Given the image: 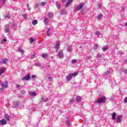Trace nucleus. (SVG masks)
I'll use <instances>...</instances> for the list:
<instances>
[{
	"instance_id": "a211bd4d",
	"label": "nucleus",
	"mask_w": 127,
	"mask_h": 127,
	"mask_svg": "<svg viewBox=\"0 0 127 127\" xmlns=\"http://www.w3.org/2000/svg\"><path fill=\"white\" fill-rule=\"evenodd\" d=\"M1 63L2 64H6V63H7V60L6 59H4L2 60V62L1 61H0V64H1Z\"/></svg>"
},
{
	"instance_id": "e433bc0d",
	"label": "nucleus",
	"mask_w": 127,
	"mask_h": 127,
	"mask_svg": "<svg viewBox=\"0 0 127 127\" xmlns=\"http://www.w3.org/2000/svg\"><path fill=\"white\" fill-rule=\"evenodd\" d=\"M47 36H52V34L50 33V32H47Z\"/></svg>"
},
{
	"instance_id": "13d9d810",
	"label": "nucleus",
	"mask_w": 127,
	"mask_h": 127,
	"mask_svg": "<svg viewBox=\"0 0 127 127\" xmlns=\"http://www.w3.org/2000/svg\"><path fill=\"white\" fill-rule=\"evenodd\" d=\"M20 85H19V84H16V88H20Z\"/></svg>"
},
{
	"instance_id": "e2e57ef3",
	"label": "nucleus",
	"mask_w": 127,
	"mask_h": 127,
	"mask_svg": "<svg viewBox=\"0 0 127 127\" xmlns=\"http://www.w3.org/2000/svg\"><path fill=\"white\" fill-rule=\"evenodd\" d=\"M26 6H27V7H29V4H27Z\"/></svg>"
},
{
	"instance_id": "7ed1b4c3",
	"label": "nucleus",
	"mask_w": 127,
	"mask_h": 127,
	"mask_svg": "<svg viewBox=\"0 0 127 127\" xmlns=\"http://www.w3.org/2000/svg\"><path fill=\"white\" fill-rule=\"evenodd\" d=\"M30 79V73H28L27 75L25 76H24L22 78V80L23 81H24V80H26V81H28V80Z\"/></svg>"
},
{
	"instance_id": "f704fd0d",
	"label": "nucleus",
	"mask_w": 127,
	"mask_h": 127,
	"mask_svg": "<svg viewBox=\"0 0 127 127\" xmlns=\"http://www.w3.org/2000/svg\"><path fill=\"white\" fill-rule=\"evenodd\" d=\"M30 43H32L33 42H34V39L33 38H30Z\"/></svg>"
},
{
	"instance_id": "7c9ffc66",
	"label": "nucleus",
	"mask_w": 127,
	"mask_h": 127,
	"mask_svg": "<svg viewBox=\"0 0 127 127\" xmlns=\"http://www.w3.org/2000/svg\"><path fill=\"white\" fill-rule=\"evenodd\" d=\"M4 118L7 121H9V116L7 114H5Z\"/></svg>"
},
{
	"instance_id": "cd10ccee",
	"label": "nucleus",
	"mask_w": 127,
	"mask_h": 127,
	"mask_svg": "<svg viewBox=\"0 0 127 127\" xmlns=\"http://www.w3.org/2000/svg\"><path fill=\"white\" fill-rule=\"evenodd\" d=\"M47 16H49V17H53V13L48 12L47 14Z\"/></svg>"
},
{
	"instance_id": "1a4fd4ad",
	"label": "nucleus",
	"mask_w": 127,
	"mask_h": 127,
	"mask_svg": "<svg viewBox=\"0 0 127 127\" xmlns=\"http://www.w3.org/2000/svg\"><path fill=\"white\" fill-rule=\"evenodd\" d=\"M65 123L67 126H71V124L70 123V118L66 117L65 119Z\"/></svg>"
},
{
	"instance_id": "a19ab883",
	"label": "nucleus",
	"mask_w": 127,
	"mask_h": 127,
	"mask_svg": "<svg viewBox=\"0 0 127 127\" xmlns=\"http://www.w3.org/2000/svg\"><path fill=\"white\" fill-rule=\"evenodd\" d=\"M98 9H99V8H102V4L99 3V4H98Z\"/></svg>"
},
{
	"instance_id": "c756f323",
	"label": "nucleus",
	"mask_w": 127,
	"mask_h": 127,
	"mask_svg": "<svg viewBox=\"0 0 127 127\" xmlns=\"http://www.w3.org/2000/svg\"><path fill=\"white\" fill-rule=\"evenodd\" d=\"M34 65L36 67H41V64L40 63H35Z\"/></svg>"
},
{
	"instance_id": "aec40b11",
	"label": "nucleus",
	"mask_w": 127,
	"mask_h": 127,
	"mask_svg": "<svg viewBox=\"0 0 127 127\" xmlns=\"http://www.w3.org/2000/svg\"><path fill=\"white\" fill-rule=\"evenodd\" d=\"M58 55L60 58H63L64 56L63 52L60 51L58 54Z\"/></svg>"
},
{
	"instance_id": "412c9836",
	"label": "nucleus",
	"mask_w": 127,
	"mask_h": 127,
	"mask_svg": "<svg viewBox=\"0 0 127 127\" xmlns=\"http://www.w3.org/2000/svg\"><path fill=\"white\" fill-rule=\"evenodd\" d=\"M111 71H112V68H109L106 72L105 73L104 76H107V75H109V74H111Z\"/></svg>"
},
{
	"instance_id": "473e14b6",
	"label": "nucleus",
	"mask_w": 127,
	"mask_h": 127,
	"mask_svg": "<svg viewBox=\"0 0 127 127\" xmlns=\"http://www.w3.org/2000/svg\"><path fill=\"white\" fill-rule=\"evenodd\" d=\"M103 17V14H100L99 15L97 16V19H101Z\"/></svg>"
},
{
	"instance_id": "0eeeda50",
	"label": "nucleus",
	"mask_w": 127,
	"mask_h": 127,
	"mask_svg": "<svg viewBox=\"0 0 127 127\" xmlns=\"http://www.w3.org/2000/svg\"><path fill=\"white\" fill-rule=\"evenodd\" d=\"M72 74L70 73L66 76V81H71L72 80Z\"/></svg>"
},
{
	"instance_id": "20e7f679",
	"label": "nucleus",
	"mask_w": 127,
	"mask_h": 127,
	"mask_svg": "<svg viewBox=\"0 0 127 127\" xmlns=\"http://www.w3.org/2000/svg\"><path fill=\"white\" fill-rule=\"evenodd\" d=\"M0 85H1L3 89L7 88V82L6 81H4V83H1V81L0 80Z\"/></svg>"
},
{
	"instance_id": "c85d7f7f",
	"label": "nucleus",
	"mask_w": 127,
	"mask_h": 127,
	"mask_svg": "<svg viewBox=\"0 0 127 127\" xmlns=\"http://www.w3.org/2000/svg\"><path fill=\"white\" fill-rule=\"evenodd\" d=\"M66 13V10L64 9H63L61 11V14H65Z\"/></svg>"
},
{
	"instance_id": "69168bd1",
	"label": "nucleus",
	"mask_w": 127,
	"mask_h": 127,
	"mask_svg": "<svg viewBox=\"0 0 127 127\" xmlns=\"http://www.w3.org/2000/svg\"><path fill=\"white\" fill-rule=\"evenodd\" d=\"M79 48H82V47H80Z\"/></svg>"
},
{
	"instance_id": "39448f33",
	"label": "nucleus",
	"mask_w": 127,
	"mask_h": 127,
	"mask_svg": "<svg viewBox=\"0 0 127 127\" xmlns=\"http://www.w3.org/2000/svg\"><path fill=\"white\" fill-rule=\"evenodd\" d=\"M7 124V121L5 119L0 120V126H4Z\"/></svg>"
},
{
	"instance_id": "423d86ee",
	"label": "nucleus",
	"mask_w": 127,
	"mask_h": 127,
	"mask_svg": "<svg viewBox=\"0 0 127 127\" xmlns=\"http://www.w3.org/2000/svg\"><path fill=\"white\" fill-rule=\"evenodd\" d=\"M66 1L67 2L65 3V7H68V6H69V5H70V4L73 2V0H68Z\"/></svg>"
},
{
	"instance_id": "2f4dec72",
	"label": "nucleus",
	"mask_w": 127,
	"mask_h": 127,
	"mask_svg": "<svg viewBox=\"0 0 127 127\" xmlns=\"http://www.w3.org/2000/svg\"><path fill=\"white\" fill-rule=\"evenodd\" d=\"M72 75V77H76V76H77V75H78V72H73L71 74Z\"/></svg>"
},
{
	"instance_id": "ea45409f",
	"label": "nucleus",
	"mask_w": 127,
	"mask_h": 127,
	"mask_svg": "<svg viewBox=\"0 0 127 127\" xmlns=\"http://www.w3.org/2000/svg\"><path fill=\"white\" fill-rule=\"evenodd\" d=\"M36 54H34L32 55L31 56V59H33V58H34V57H35Z\"/></svg>"
},
{
	"instance_id": "0e129e2a",
	"label": "nucleus",
	"mask_w": 127,
	"mask_h": 127,
	"mask_svg": "<svg viewBox=\"0 0 127 127\" xmlns=\"http://www.w3.org/2000/svg\"><path fill=\"white\" fill-rule=\"evenodd\" d=\"M53 57H51V59H53Z\"/></svg>"
},
{
	"instance_id": "bb28decb",
	"label": "nucleus",
	"mask_w": 127,
	"mask_h": 127,
	"mask_svg": "<svg viewBox=\"0 0 127 127\" xmlns=\"http://www.w3.org/2000/svg\"><path fill=\"white\" fill-rule=\"evenodd\" d=\"M102 55H101L100 54H98L96 56V58L98 59V60L102 59Z\"/></svg>"
},
{
	"instance_id": "37998d69",
	"label": "nucleus",
	"mask_w": 127,
	"mask_h": 127,
	"mask_svg": "<svg viewBox=\"0 0 127 127\" xmlns=\"http://www.w3.org/2000/svg\"><path fill=\"white\" fill-rule=\"evenodd\" d=\"M98 47H99V46L97 44L94 45V49H97V48H98Z\"/></svg>"
},
{
	"instance_id": "f8f14e48",
	"label": "nucleus",
	"mask_w": 127,
	"mask_h": 127,
	"mask_svg": "<svg viewBox=\"0 0 127 127\" xmlns=\"http://www.w3.org/2000/svg\"><path fill=\"white\" fill-rule=\"evenodd\" d=\"M29 95L31 97H36V93L34 92L29 91Z\"/></svg>"
},
{
	"instance_id": "c9c22d12",
	"label": "nucleus",
	"mask_w": 127,
	"mask_h": 127,
	"mask_svg": "<svg viewBox=\"0 0 127 127\" xmlns=\"http://www.w3.org/2000/svg\"><path fill=\"white\" fill-rule=\"evenodd\" d=\"M42 58H46V57H47V54H43L42 55Z\"/></svg>"
},
{
	"instance_id": "4c0bfd02",
	"label": "nucleus",
	"mask_w": 127,
	"mask_h": 127,
	"mask_svg": "<svg viewBox=\"0 0 127 127\" xmlns=\"http://www.w3.org/2000/svg\"><path fill=\"white\" fill-rule=\"evenodd\" d=\"M71 62H72V64H75V63H76V62H77V60H72Z\"/></svg>"
},
{
	"instance_id": "4be33fe9",
	"label": "nucleus",
	"mask_w": 127,
	"mask_h": 127,
	"mask_svg": "<svg viewBox=\"0 0 127 127\" xmlns=\"http://www.w3.org/2000/svg\"><path fill=\"white\" fill-rule=\"evenodd\" d=\"M44 22L45 24L47 25L49 22V18L46 17L44 19Z\"/></svg>"
},
{
	"instance_id": "864d4df0",
	"label": "nucleus",
	"mask_w": 127,
	"mask_h": 127,
	"mask_svg": "<svg viewBox=\"0 0 127 127\" xmlns=\"http://www.w3.org/2000/svg\"><path fill=\"white\" fill-rule=\"evenodd\" d=\"M3 91V88H1L0 89V93H1Z\"/></svg>"
},
{
	"instance_id": "2eb2a0df",
	"label": "nucleus",
	"mask_w": 127,
	"mask_h": 127,
	"mask_svg": "<svg viewBox=\"0 0 127 127\" xmlns=\"http://www.w3.org/2000/svg\"><path fill=\"white\" fill-rule=\"evenodd\" d=\"M81 100H82V97L79 96H77L76 97V101L77 103H80L81 102Z\"/></svg>"
},
{
	"instance_id": "6ab92c4d",
	"label": "nucleus",
	"mask_w": 127,
	"mask_h": 127,
	"mask_svg": "<svg viewBox=\"0 0 127 127\" xmlns=\"http://www.w3.org/2000/svg\"><path fill=\"white\" fill-rule=\"evenodd\" d=\"M95 35H97L98 37H99V38H101L102 37V34H101V33L99 31L95 32Z\"/></svg>"
},
{
	"instance_id": "f3484780",
	"label": "nucleus",
	"mask_w": 127,
	"mask_h": 127,
	"mask_svg": "<svg viewBox=\"0 0 127 127\" xmlns=\"http://www.w3.org/2000/svg\"><path fill=\"white\" fill-rule=\"evenodd\" d=\"M59 46H60V44L59 43V42H57V44L55 46V48L56 50L57 51L59 50Z\"/></svg>"
},
{
	"instance_id": "3c124183",
	"label": "nucleus",
	"mask_w": 127,
	"mask_h": 127,
	"mask_svg": "<svg viewBox=\"0 0 127 127\" xmlns=\"http://www.w3.org/2000/svg\"><path fill=\"white\" fill-rule=\"evenodd\" d=\"M124 103H127V97H126L125 98Z\"/></svg>"
},
{
	"instance_id": "a18cd8bd",
	"label": "nucleus",
	"mask_w": 127,
	"mask_h": 127,
	"mask_svg": "<svg viewBox=\"0 0 127 127\" xmlns=\"http://www.w3.org/2000/svg\"><path fill=\"white\" fill-rule=\"evenodd\" d=\"M25 90H22L21 91V94H25Z\"/></svg>"
},
{
	"instance_id": "09e8293b",
	"label": "nucleus",
	"mask_w": 127,
	"mask_h": 127,
	"mask_svg": "<svg viewBox=\"0 0 127 127\" xmlns=\"http://www.w3.org/2000/svg\"><path fill=\"white\" fill-rule=\"evenodd\" d=\"M31 78H32V79H34L35 78H36V75H32Z\"/></svg>"
},
{
	"instance_id": "393cba45",
	"label": "nucleus",
	"mask_w": 127,
	"mask_h": 127,
	"mask_svg": "<svg viewBox=\"0 0 127 127\" xmlns=\"http://www.w3.org/2000/svg\"><path fill=\"white\" fill-rule=\"evenodd\" d=\"M32 23L33 25H36V24H37V23H38V22L37 21V20L35 19L32 21Z\"/></svg>"
},
{
	"instance_id": "a878e982",
	"label": "nucleus",
	"mask_w": 127,
	"mask_h": 127,
	"mask_svg": "<svg viewBox=\"0 0 127 127\" xmlns=\"http://www.w3.org/2000/svg\"><path fill=\"white\" fill-rule=\"evenodd\" d=\"M56 6L58 9H60L61 5H60V3L59 2H58V1L56 2Z\"/></svg>"
},
{
	"instance_id": "6e6552de",
	"label": "nucleus",
	"mask_w": 127,
	"mask_h": 127,
	"mask_svg": "<svg viewBox=\"0 0 127 127\" xmlns=\"http://www.w3.org/2000/svg\"><path fill=\"white\" fill-rule=\"evenodd\" d=\"M40 102H41V103H42V102H44L45 103H47V102H48V98H44V97L42 96Z\"/></svg>"
},
{
	"instance_id": "9d476101",
	"label": "nucleus",
	"mask_w": 127,
	"mask_h": 127,
	"mask_svg": "<svg viewBox=\"0 0 127 127\" xmlns=\"http://www.w3.org/2000/svg\"><path fill=\"white\" fill-rule=\"evenodd\" d=\"M122 118H123V116H122L121 115L117 116V119L116 121V123H121V122H122Z\"/></svg>"
},
{
	"instance_id": "8fccbe9b",
	"label": "nucleus",
	"mask_w": 127,
	"mask_h": 127,
	"mask_svg": "<svg viewBox=\"0 0 127 127\" xmlns=\"http://www.w3.org/2000/svg\"><path fill=\"white\" fill-rule=\"evenodd\" d=\"M6 41V39H4L2 42H1V43H3V42H5Z\"/></svg>"
},
{
	"instance_id": "680f3d73",
	"label": "nucleus",
	"mask_w": 127,
	"mask_h": 127,
	"mask_svg": "<svg viewBox=\"0 0 127 127\" xmlns=\"http://www.w3.org/2000/svg\"><path fill=\"white\" fill-rule=\"evenodd\" d=\"M124 25H125V26H127V22H126V23L124 24Z\"/></svg>"
},
{
	"instance_id": "bf43d9fd",
	"label": "nucleus",
	"mask_w": 127,
	"mask_h": 127,
	"mask_svg": "<svg viewBox=\"0 0 127 127\" xmlns=\"http://www.w3.org/2000/svg\"><path fill=\"white\" fill-rule=\"evenodd\" d=\"M51 79H52V78H51V77H49L48 78L49 81H51Z\"/></svg>"
},
{
	"instance_id": "de8ad7c7",
	"label": "nucleus",
	"mask_w": 127,
	"mask_h": 127,
	"mask_svg": "<svg viewBox=\"0 0 127 127\" xmlns=\"http://www.w3.org/2000/svg\"><path fill=\"white\" fill-rule=\"evenodd\" d=\"M46 4V3H45L44 2H42L41 3V5H43V6H44Z\"/></svg>"
},
{
	"instance_id": "dca6fc26",
	"label": "nucleus",
	"mask_w": 127,
	"mask_h": 127,
	"mask_svg": "<svg viewBox=\"0 0 127 127\" xmlns=\"http://www.w3.org/2000/svg\"><path fill=\"white\" fill-rule=\"evenodd\" d=\"M116 116H117V113H116V112H113L112 114V119L113 121L116 120Z\"/></svg>"
},
{
	"instance_id": "c03bdc74",
	"label": "nucleus",
	"mask_w": 127,
	"mask_h": 127,
	"mask_svg": "<svg viewBox=\"0 0 127 127\" xmlns=\"http://www.w3.org/2000/svg\"><path fill=\"white\" fill-rule=\"evenodd\" d=\"M91 58H92V57H91V56H87V57H86V60H90V59Z\"/></svg>"
},
{
	"instance_id": "052dcab7",
	"label": "nucleus",
	"mask_w": 127,
	"mask_h": 127,
	"mask_svg": "<svg viewBox=\"0 0 127 127\" xmlns=\"http://www.w3.org/2000/svg\"><path fill=\"white\" fill-rule=\"evenodd\" d=\"M28 10H31V8L30 7H28Z\"/></svg>"
},
{
	"instance_id": "ddd939ff",
	"label": "nucleus",
	"mask_w": 127,
	"mask_h": 127,
	"mask_svg": "<svg viewBox=\"0 0 127 127\" xmlns=\"http://www.w3.org/2000/svg\"><path fill=\"white\" fill-rule=\"evenodd\" d=\"M8 27H9V25H6L5 26L4 31H5V32H6V33H8V32H9V29H8Z\"/></svg>"
},
{
	"instance_id": "f257e3e1",
	"label": "nucleus",
	"mask_w": 127,
	"mask_h": 127,
	"mask_svg": "<svg viewBox=\"0 0 127 127\" xmlns=\"http://www.w3.org/2000/svg\"><path fill=\"white\" fill-rule=\"evenodd\" d=\"M107 100V98H106V97H102L101 98H100L99 99H98V100L96 101V103L97 104H101L102 103H105L106 102Z\"/></svg>"
},
{
	"instance_id": "79ce46f5",
	"label": "nucleus",
	"mask_w": 127,
	"mask_h": 127,
	"mask_svg": "<svg viewBox=\"0 0 127 127\" xmlns=\"http://www.w3.org/2000/svg\"><path fill=\"white\" fill-rule=\"evenodd\" d=\"M23 17H24V18H27V14H23Z\"/></svg>"
},
{
	"instance_id": "5701e85b",
	"label": "nucleus",
	"mask_w": 127,
	"mask_h": 127,
	"mask_svg": "<svg viewBox=\"0 0 127 127\" xmlns=\"http://www.w3.org/2000/svg\"><path fill=\"white\" fill-rule=\"evenodd\" d=\"M13 105L15 108H17V107H18L19 106V102H15L13 103Z\"/></svg>"
},
{
	"instance_id": "49530a36",
	"label": "nucleus",
	"mask_w": 127,
	"mask_h": 127,
	"mask_svg": "<svg viewBox=\"0 0 127 127\" xmlns=\"http://www.w3.org/2000/svg\"><path fill=\"white\" fill-rule=\"evenodd\" d=\"M11 26L12 27H16V25L15 24H11Z\"/></svg>"
},
{
	"instance_id": "603ef678",
	"label": "nucleus",
	"mask_w": 127,
	"mask_h": 127,
	"mask_svg": "<svg viewBox=\"0 0 127 127\" xmlns=\"http://www.w3.org/2000/svg\"><path fill=\"white\" fill-rule=\"evenodd\" d=\"M73 101H74V99H71L69 100V103H72Z\"/></svg>"
},
{
	"instance_id": "4468645a",
	"label": "nucleus",
	"mask_w": 127,
	"mask_h": 127,
	"mask_svg": "<svg viewBox=\"0 0 127 127\" xmlns=\"http://www.w3.org/2000/svg\"><path fill=\"white\" fill-rule=\"evenodd\" d=\"M6 69L5 67H3L0 69V76H1V75L4 73V71H5Z\"/></svg>"
},
{
	"instance_id": "58836bf2",
	"label": "nucleus",
	"mask_w": 127,
	"mask_h": 127,
	"mask_svg": "<svg viewBox=\"0 0 127 127\" xmlns=\"http://www.w3.org/2000/svg\"><path fill=\"white\" fill-rule=\"evenodd\" d=\"M102 50L103 51H107V50H108V48L107 47H104L102 48Z\"/></svg>"
},
{
	"instance_id": "9b49d317",
	"label": "nucleus",
	"mask_w": 127,
	"mask_h": 127,
	"mask_svg": "<svg viewBox=\"0 0 127 127\" xmlns=\"http://www.w3.org/2000/svg\"><path fill=\"white\" fill-rule=\"evenodd\" d=\"M5 1H6V0H1L0 1V7H2V6H3V5H4V4H5Z\"/></svg>"
},
{
	"instance_id": "5fc2aeb1",
	"label": "nucleus",
	"mask_w": 127,
	"mask_h": 127,
	"mask_svg": "<svg viewBox=\"0 0 127 127\" xmlns=\"http://www.w3.org/2000/svg\"><path fill=\"white\" fill-rule=\"evenodd\" d=\"M124 73H125V74H127V69H125V70H124Z\"/></svg>"
},
{
	"instance_id": "b1692460",
	"label": "nucleus",
	"mask_w": 127,
	"mask_h": 127,
	"mask_svg": "<svg viewBox=\"0 0 127 127\" xmlns=\"http://www.w3.org/2000/svg\"><path fill=\"white\" fill-rule=\"evenodd\" d=\"M18 52H20L21 54H23L24 53V51L21 49V48H18Z\"/></svg>"
},
{
	"instance_id": "6e6d98bb",
	"label": "nucleus",
	"mask_w": 127,
	"mask_h": 127,
	"mask_svg": "<svg viewBox=\"0 0 127 127\" xmlns=\"http://www.w3.org/2000/svg\"><path fill=\"white\" fill-rule=\"evenodd\" d=\"M118 53H119V54H123V51H119Z\"/></svg>"
},
{
	"instance_id": "72a5a7b5",
	"label": "nucleus",
	"mask_w": 127,
	"mask_h": 127,
	"mask_svg": "<svg viewBox=\"0 0 127 127\" xmlns=\"http://www.w3.org/2000/svg\"><path fill=\"white\" fill-rule=\"evenodd\" d=\"M67 51L68 52H71V51H72V47L69 46L67 48Z\"/></svg>"
},
{
	"instance_id": "f03ea898",
	"label": "nucleus",
	"mask_w": 127,
	"mask_h": 127,
	"mask_svg": "<svg viewBox=\"0 0 127 127\" xmlns=\"http://www.w3.org/2000/svg\"><path fill=\"white\" fill-rule=\"evenodd\" d=\"M85 5V3L83 2H81L79 5L75 8V10L78 11V10H80V9H82L83 7Z\"/></svg>"
},
{
	"instance_id": "4d7b16f0",
	"label": "nucleus",
	"mask_w": 127,
	"mask_h": 127,
	"mask_svg": "<svg viewBox=\"0 0 127 127\" xmlns=\"http://www.w3.org/2000/svg\"><path fill=\"white\" fill-rule=\"evenodd\" d=\"M51 29V28H48L47 31V32H50Z\"/></svg>"
}]
</instances>
